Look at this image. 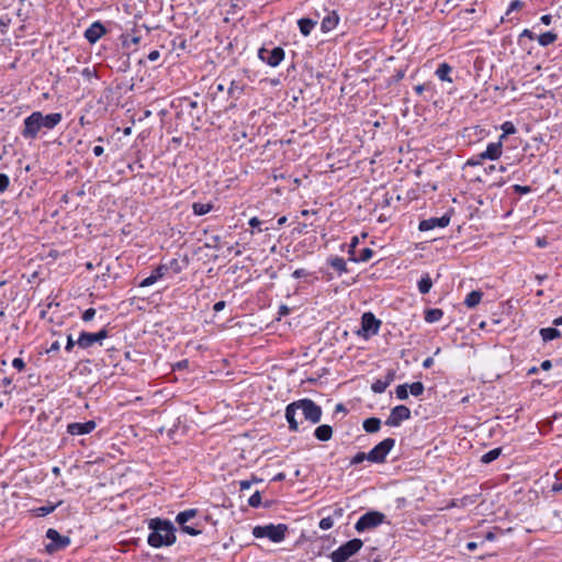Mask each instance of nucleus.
Listing matches in <instances>:
<instances>
[{
    "mask_svg": "<svg viewBox=\"0 0 562 562\" xmlns=\"http://www.w3.org/2000/svg\"><path fill=\"white\" fill-rule=\"evenodd\" d=\"M167 274H168V268L165 267V263H160L151 271L149 277L145 278L139 283V286H142V288L150 286Z\"/></svg>",
    "mask_w": 562,
    "mask_h": 562,
    "instance_id": "obj_17",
    "label": "nucleus"
},
{
    "mask_svg": "<svg viewBox=\"0 0 562 562\" xmlns=\"http://www.w3.org/2000/svg\"><path fill=\"white\" fill-rule=\"evenodd\" d=\"M522 2L519 1V0H515L513 1L510 4H509V9L507 11V13H509L510 11H514V10H518V9H521L522 8Z\"/></svg>",
    "mask_w": 562,
    "mask_h": 562,
    "instance_id": "obj_44",
    "label": "nucleus"
},
{
    "mask_svg": "<svg viewBox=\"0 0 562 562\" xmlns=\"http://www.w3.org/2000/svg\"><path fill=\"white\" fill-rule=\"evenodd\" d=\"M434 364V358L432 357H428L424 360L423 362V367L425 369H429L431 366Z\"/></svg>",
    "mask_w": 562,
    "mask_h": 562,
    "instance_id": "obj_53",
    "label": "nucleus"
},
{
    "mask_svg": "<svg viewBox=\"0 0 562 562\" xmlns=\"http://www.w3.org/2000/svg\"><path fill=\"white\" fill-rule=\"evenodd\" d=\"M540 21L544 24V25H550L551 24V21H552V16L550 14H546V15H542Z\"/></svg>",
    "mask_w": 562,
    "mask_h": 562,
    "instance_id": "obj_54",
    "label": "nucleus"
},
{
    "mask_svg": "<svg viewBox=\"0 0 562 562\" xmlns=\"http://www.w3.org/2000/svg\"><path fill=\"white\" fill-rule=\"evenodd\" d=\"M443 312L440 308H430L425 313V321L428 323H435L441 319Z\"/></svg>",
    "mask_w": 562,
    "mask_h": 562,
    "instance_id": "obj_30",
    "label": "nucleus"
},
{
    "mask_svg": "<svg viewBox=\"0 0 562 562\" xmlns=\"http://www.w3.org/2000/svg\"><path fill=\"white\" fill-rule=\"evenodd\" d=\"M108 336L109 333L105 328H102L98 333L82 331L77 339V345L81 349H88L89 347L97 342L101 344L102 340L105 339Z\"/></svg>",
    "mask_w": 562,
    "mask_h": 562,
    "instance_id": "obj_9",
    "label": "nucleus"
},
{
    "mask_svg": "<svg viewBox=\"0 0 562 562\" xmlns=\"http://www.w3.org/2000/svg\"><path fill=\"white\" fill-rule=\"evenodd\" d=\"M47 539L50 540L48 544H46V551L48 553H53L55 551L67 548L70 544V538L67 536H61L57 530L49 528L46 531Z\"/></svg>",
    "mask_w": 562,
    "mask_h": 562,
    "instance_id": "obj_8",
    "label": "nucleus"
},
{
    "mask_svg": "<svg viewBox=\"0 0 562 562\" xmlns=\"http://www.w3.org/2000/svg\"><path fill=\"white\" fill-rule=\"evenodd\" d=\"M148 527L151 530L147 539L149 546L160 548L176 542L175 527L170 521L155 518Z\"/></svg>",
    "mask_w": 562,
    "mask_h": 562,
    "instance_id": "obj_3",
    "label": "nucleus"
},
{
    "mask_svg": "<svg viewBox=\"0 0 562 562\" xmlns=\"http://www.w3.org/2000/svg\"><path fill=\"white\" fill-rule=\"evenodd\" d=\"M261 224L260 220L258 217H251L249 220V225L251 227H258Z\"/></svg>",
    "mask_w": 562,
    "mask_h": 562,
    "instance_id": "obj_58",
    "label": "nucleus"
},
{
    "mask_svg": "<svg viewBox=\"0 0 562 562\" xmlns=\"http://www.w3.org/2000/svg\"><path fill=\"white\" fill-rule=\"evenodd\" d=\"M94 316H95V310L90 307L82 313L81 318L83 322H90L93 319Z\"/></svg>",
    "mask_w": 562,
    "mask_h": 562,
    "instance_id": "obj_40",
    "label": "nucleus"
},
{
    "mask_svg": "<svg viewBox=\"0 0 562 562\" xmlns=\"http://www.w3.org/2000/svg\"><path fill=\"white\" fill-rule=\"evenodd\" d=\"M97 427L94 420H87L85 423H71L67 426V432L72 436L86 435L92 432Z\"/></svg>",
    "mask_w": 562,
    "mask_h": 562,
    "instance_id": "obj_13",
    "label": "nucleus"
},
{
    "mask_svg": "<svg viewBox=\"0 0 562 562\" xmlns=\"http://www.w3.org/2000/svg\"><path fill=\"white\" fill-rule=\"evenodd\" d=\"M76 344H77V341H75V340L72 339V337L69 335V336H68V338H67V344H66L65 349H66L68 352H70V351L72 350V348H74V346H75Z\"/></svg>",
    "mask_w": 562,
    "mask_h": 562,
    "instance_id": "obj_46",
    "label": "nucleus"
},
{
    "mask_svg": "<svg viewBox=\"0 0 562 562\" xmlns=\"http://www.w3.org/2000/svg\"><path fill=\"white\" fill-rule=\"evenodd\" d=\"M251 483H252V481H247V480L240 481L239 482L240 490L241 491L248 490L251 486Z\"/></svg>",
    "mask_w": 562,
    "mask_h": 562,
    "instance_id": "obj_51",
    "label": "nucleus"
},
{
    "mask_svg": "<svg viewBox=\"0 0 562 562\" xmlns=\"http://www.w3.org/2000/svg\"><path fill=\"white\" fill-rule=\"evenodd\" d=\"M165 267L168 268V273L172 274H179L183 269L178 259H171L165 263Z\"/></svg>",
    "mask_w": 562,
    "mask_h": 562,
    "instance_id": "obj_34",
    "label": "nucleus"
},
{
    "mask_svg": "<svg viewBox=\"0 0 562 562\" xmlns=\"http://www.w3.org/2000/svg\"><path fill=\"white\" fill-rule=\"evenodd\" d=\"M502 131H503V134L499 136V139L503 142V139H504L507 135H512V134H515V133H516V127H515V125H514L512 122H505V123L502 125Z\"/></svg>",
    "mask_w": 562,
    "mask_h": 562,
    "instance_id": "obj_35",
    "label": "nucleus"
},
{
    "mask_svg": "<svg viewBox=\"0 0 562 562\" xmlns=\"http://www.w3.org/2000/svg\"><path fill=\"white\" fill-rule=\"evenodd\" d=\"M384 518L385 516L380 512H369L358 519L355 529L358 532L374 529L383 522Z\"/></svg>",
    "mask_w": 562,
    "mask_h": 562,
    "instance_id": "obj_7",
    "label": "nucleus"
},
{
    "mask_svg": "<svg viewBox=\"0 0 562 562\" xmlns=\"http://www.w3.org/2000/svg\"><path fill=\"white\" fill-rule=\"evenodd\" d=\"M552 324L554 326H562V316L554 318Z\"/></svg>",
    "mask_w": 562,
    "mask_h": 562,
    "instance_id": "obj_63",
    "label": "nucleus"
},
{
    "mask_svg": "<svg viewBox=\"0 0 562 562\" xmlns=\"http://www.w3.org/2000/svg\"><path fill=\"white\" fill-rule=\"evenodd\" d=\"M426 85H417L414 87V90L417 94H422L424 92V90L426 89Z\"/></svg>",
    "mask_w": 562,
    "mask_h": 562,
    "instance_id": "obj_59",
    "label": "nucleus"
},
{
    "mask_svg": "<svg viewBox=\"0 0 562 562\" xmlns=\"http://www.w3.org/2000/svg\"><path fill=\"white\" fill-rule=\"evenodd\" d=\"M9 177L4 173H0V192L5 191L9 187Z\"/></svg>",
    "mask_w": 562,
    "mask_h": 562,
    "instance_id": "obj_41",
    "label": "nucleus"
},
{
    "mask_svg": "<svg viewBox=\"0 0 562 562\" xmlns=\"http://www.w3.org/2000/svg\"><path fill=\"white\" fill-rule=\"evenodd\" d=\"M393 381V373H389L386 380H376L372 383L371 389L374 393L381 394L383 393L390 383Z\"/></svg>",
    "mask_w": 562,
    "mask_h": 562,
    "instance_id": "obj_25",
    "label": "nucleus"
},
{
    "mask_svg": "<svg viewBox=\"0 0 562 562\" xmlns=\"http://www.w3.org/2000/svg\"><path fill=\"white\" fill-rule=\"evenodd\" d=\"M182 530L190 536H196L201 532V530H199L190 525H186L184 527H182Z\"/></svg>",
    "mask_w": 562,
    "mask_h": 562,
    "instance_id": "obj_42",
    "label": "nucleus"
},
{
    "mask_svg": "<svg viewBox=\"0 0 562 562\" xmlns=\"http://www.w3.org/2000/svg\"><path fill=\"white\" fill-rule=\"evenodd\" d=\"M348 252H349V260L355 261V262H367L373 256V250L370 248L361 249L359 255H356V252H353V250H350Z\"/></svg>",
    "mask_w": 562,
    "mask_h": 562,
    "instance_id": "obj_20",
    "label": "nucleus"
},
{
    "mask_svg": "<svg viewBox=\"0 0 562 562\" xmlns=\"http://www.w3.org/2000/svg\"><path fill=\"white\" fill-rule=\"evenodd\" d=\"M196 515V509H189L181 512L177 515L176 521L182 527L187 525V522L192 519Z\"/></svg>",
    "mask_w": 562,
    "mask_h": 562,
    "instance_id": "obj_27",
    "label": "nucleus"
},
{
    "mask_svg": "<svg viewBox=\"0 0 562 562\" xmlns=\"http://www.w3.org/2000/svg\"><path fill=\"white\" fill-rule=\"evenodd\" d=\"M503 153V142L498 139V142L490 143L486 149L477 155L480 159H490L496 160L502 156Z\"/></svg>",
    "mask_w": 562,
    "mask_h": 562,
    "instance_id": "obj_15",
    "label": "nucleus"
},
{
    "mask_svg": "<svg viewBox=\"0 0 562 562\" xmlns=\"http://www.w3.org/2000/svg\"><path fill=\"white\" fill-rule=\"evenodd\" d=\"M451 71H452V67L447 63H442L438 66V68L436 70V76L441 81L452 82V78L450 77Z\"/></svg>",
    "mask_w": 562,
    "mask_h": 562,
    "instance_id": "obj_22",
    "label": "nucleus"
},
{
    "mask_svg": "<svg viewBox=\"0 0 562 562\" xmlns=\"http://www.w3.org/2000/svg\"><path fill=\"white\" fill-rule=\"evenodd\" d=\"M551 367H552V363H551V361H550V360H544V361H542V363H541V368H542L543 370H549V369H551Z\"/></svg>",
    "mask_w": 562,
    "mask_h": 562,
    "instance_id": "obj_61",
    "label": "nucleus"
},
{
    "mask_svg": "<svg viewBox=\"0 0 562 562\" xmlns=\"http://www.w3.org/2000/svg\"><path fill=\"white\" fill-rule=\"evenodd\" d=\"M308 273L306 272L305 269H296L293 273H292V277L294 279H300V278H303V277H306Z\"/></svg>",
    "mask_w": 562,
    "mask_h": 562,
    "instance_id": "obj_45",
    "label": "nucleus"
},
{
    "mask_svg": "<svg viewBox=\"0 0 562 562\" xmlns=\"http://www.w3.org/2000/svg\"><path fill=\"white\" fill-rule=\"evenodd\" d=\"M358 243H359L358 237L357 236L352 237L350 245H349V251L353 250V252H356V247H357Z\"/></svg>",
    "mask_w": 562,
    "mask_h": 562,
    "instance_id": "obj_52",
    "label": "nucleus"
},
{
    "mask_svg": "<svg viewBox=\"0 0 562 562\" xmlns=\"http://www.w3.org/2000/svg\"><path fill=\"white\" fill-rule=\"evenodd\" d=\"M301 411L305 420L317 424L322 418V407L310 398H302L290 403L285 407V419L289 424V429L292 431L299 430V420L296 419L297 412Z\"/></svg>",
    "mask_w": 562,
    "mask_h": 562,
    "instance_id": "obj_1",
    "label": "nucleus"
},
{
    "mask_svg": "<svg viewBox=\"0 0 562 562\" xmlns=\"http://www.w3.org/2000/svg\"><path fill=\"white\" fill-rule=\"evenodd\" d=\"M61 504H63L61 501H59L57 503L47 502L46 505L34 508L31 512H32L33 516H35V517H44V516L53 513Z\"/></svg>",
    "mask_w": 562,
    "mask_h": 562,
    "instance_id": "obj_19",
    "label": "nucleus"
},
{
    "mask_svg": "<svg viewBox=\"0 0 562 562\" xmlns=\"http://www.w3.org/2000/svg\"><path fill=\"white\" fill-rule=\"evenodd\" d=\"M288 532V526L284 524L256 526L252 528V536L257 539L268 538L273 543H280L284 540Z\"/></svg>",
    "mask_w": 562,
    "mask_h": 562,
    "instance_id": "obj_4",
    "label": "nucleus"
},
{
    "mask_svg": "<svg viewBox=\"0 0 562 562\" xmlns=\"http://www.w3.org/2000/svg\"><path fill=\"white\" fill-rule=\"evenodd\" d=\"M225 306H226L225 301H218L214 304L213 310H214V312H221L225 308Z\"/></svg>",
    "mask_w": 562,
    "mask_h": 562,
    "instance_id": "obj_48",
    "label": "nucleus"
},
{
    "mask_svg": "<svg viewBox=\"0 0 562 562\" xmlns=\"http://www.w3.org/2000/svg\"><path fill=\"white\" fill-rule=\"evenodd\" d=\"M424 384L422 382H414L409 385V392L414 396H419L424 393Z\"/></svg>",
    "mask_w": 562,
    "mask_h": 562,
    "instance_id": "obj_36",
    "label": "nucleus"
},
{
    "mask_svg": "<svg viewBox=\"0 0 562 562\" xmlns=\"http://www.w3.org/2000/svg\"><path fill=\"white\" fill-rule=\"evenodd\" d=\"M558 38V35L553 32H546L543 34H541L540 36H538V43L541 45V46H548L552 43H554Z\"/></svg>",
    "mask_w": 562,
    "mask_h": 562,
    "instance_id": "obj_33",
    "label": "nucleus"
},
{
    "mask_svg": "<svg viewBox=\"0 0 562 562\" xmlns=\"http://www.w3.org/2000/svg\"><path fill=\"white\" fill-rule=\"evenodd\" d=\"M13 368L18 369L19 371L23 370L25 367L24 361L21 358H15L12 361Z\"/></svg>",
    "mask_w": 562,
    "mask_h": 562,
    "instance_id": "obj_43",
    "label": "nucleus"
},
{
    "mask_svg": "<svg viewBox=\"0 0 562 562\" xmlns=\"http://www.w3.org/2000/svg\"><path fill=\"white\" fill-rule=\"evenodd\" d=\"M515 190L520 193H527L530 191L528 187L515 186Z\"/></svg>",
    "mask_w": 562,
    "mask_h": 562,
    "instance_id": "obj_60",
    "label": "nucleus"
},
{
    "mask_svg": "<svg viewBox=\"0 0 562 562\" xmlns=\"http://www.w3.org/2000/svg\"><path fill=\"white\" fill-rule=\"evenodd\" d=\"M395 440L386 438L378 443L368 454L358 452L355 457H385L394 447Z\"/></svg>",
    "mask_w": 562,
    "mask_h": 562,
    "instance_id": "obj_12",
    "label": "nucleus"
},
{
    "mask_svg": "<svg viewBox=\"0 0 562 562\" xmlns=\"http://www.w3.org/2000/svg\"><path fill=\"white\" fill-rule=\"evenodd\" d=\"M104 153V148L100 145L93 147V154L95 156H101Z\"/></svg>",
    "mask_w": 562,
    "mask_h": 562,
    "instance_id": "obj_57",
    "label": "nucleus"
},
{
    "mask_svg": "<svg viewBox=\"0 0 562 562\" xmlns=\"http://www.w3.org/2000/svg\"><path fill=\"white\" fill-rule=\"evenodd\" d=\"M248 504L249 506L251 507H258L260 504H261V495L259 492H256L254 493L249 499H248Z\"/></svg>",
    "mask_w": 562,
    "mask_h": 562,
    "instance_id": "obj_38",
    "label": "nucleus"
},
{
    "mask_svg": "<svg viewBox=\"0 0 562 562\" xmlns=\"http://www.w3.org/2000/svg\"><path fill=\"white\" fill-rule=\"evenodd\" d=\"M363 542L360 539H352L341 544L330 553L331 562H346L362 548Z\"/></svg>",
    "mask_w": 562,
    "mask_h": 562,
    "instance_id": "obj_5",
    "label": "nucleus"
},
{
    "mask_svg": "<svg viewBox=\"0 0 562 562\" xmlns=\"http://www.w3.org/2000/svg\"><path fill=\"white\" fill-rule=\"evenodd\" d=\"M411 417V411L408 407L404 405L395 406L390 416L387 417L385 424L391 427L398 426L403 420H406Z\"/></svg>",
    "mask_w": 562,
    "mask_h": 562,
    "instance_id": "obj_11",
    "label": "nucleus"
},
{
    "mask_svg": "<svg viewBox=\"0 0 562 562\" xmlns=\"http://www.w3.org/2000/svg\"><path fill=\"white\" fill-rule=\"evenodd\" d=\"M482 296H483V293L481 291H472L467 295V297L464 300V304L469 308H473L480 304Z\"/></svg>",
    "mask_w": 562,
    "mask_h": 562,
    "instance_id": "obj_26",
    "label": "nucleus"
},
{
    "mask_svg": "<svg viewBox=\"0 0 562 562\" xmlns=\"http://www.w3.org/2000/svg\"><path fill=\"white\" fill-rule=\"evenodd\" d=\"M61 119V113L43 114L41 111H35L24 119L21 135L25 139H35L42 130L55 128Z\"/></svg>",
    "mask_w": 562,
    "mask_h": 562,
    "instance_id": "obj_2",
    "label": "nucleus"
},
{
    "mask_svg": "<svg viewBox=\"0 0 562 562\" xmlns=\"http://www.w3.org/2000/svg\"><path fill=\"white\" fill-rule=\"evenodd\" d=\"M381 427V420L375 417L367 418L363 422V428L367 432H375Z\"/></svg>",
    "mask_w": 562,
    "mask_h": 562,
    "instance_id": "obj_28",
    "label": "nucleus"
},
{
    "mask_svg": "<svg viewBox=\"0 0 562 562\" xmlns=\"http://www.w3.org/2000/svg\"><path fill=\"white\" fill-rule=\"evenodd\" d=\"M450 223V216L449 215H442L441 217H431L428 220H424L419 223V231H430L435 227H446Z\"/></svg>",
    "mask_w": 562,
    "mask_h": 562,
    "instance_id": "obj_16",
    "label": "nucleus"
},
{
    "mask_svg": "<svg viewBox=\"0 0 562 562\" xmlns=\"http://www.w3.org/2000/svg\"><path fill=\"white\" fill-rule=\"evenodd\" d=\"M106 33L105 26L97 21L93 22L86 31L85 38L90 43H97Z\"/></svg>",
    "mask_w": 562,
    "mask_h": 562,
    "instance_id": "obj_14",
    "label": "nucleus"
},
{
    "mask_svg": "<svg viewBox=\"0 0 562 562\" xmlns=\"http://www.w3.org/2000/svg\"><path fill=\"white\" fill-rule=\"evenodd\" d=\"M314 436L319 441H327L333 436V428L329 425H321L314 430Z\"/></svg>",
    "mask_w": 562,
    "mask_h": 562,
    "instance_id": "obj_21",
    "label": "nucleus"
},
{
    "mask_svg": "<svg viewBox=\"0 0 562 562\" xmlns=\"http://www.w3.org/2000/svg\"><path fill=\"white\" fill-rule=\"evenodd\" d=\"M213 209V205L211 203H200L195 202L192 205L193 213L195 215H205Z\"/></svg>",
    "mask_w": 562,
    "mask_h": 562,
    "instance_id": "obj_31",
    "label": "nucleus"
},
{
    "mask_svg": "<svg viewBox=\"0 0 562 562\" xmlns=\"http://www.w3.org/2000/svg\"><path fill=\"white\" fill-rule=\"evenodd\" d=\"M483 159H480L477 156L475 158H471L468 160L467 165L476 166L480 165Z\"/></svg>",
    "mask_w": 562,
    "mask_h": 562,
    "instance_id": "obj_56",
    "label": "nucleus"
},
{
    "mask_svg": "<svg viewBox=\"0 0 562 562\" xmlns=\"http://www.w3.org/2000/svg\"><path fill=\"white\" fill-rule=\"evenodd\" d=\"M381 321L373 313L367 312L361 316V328L357 330V335L368 339L379 333Z\"/></svg>",
    "mask_w": 562,
    "mask_h": 562,
    "instance_id": "obj_6",
    "label": "nucleus"
},
{
    "mask_svg": "<svg viewBox=\"0 0 562 562\" xmlns=\"http://www.w3.org/2000/svg\"><path fill=\"white\" fill-rule=\"evenodd\" d=\"M285 477H286V474H285L284 472H281V473L277 474V475L273 477V480H274V481H281V480H283V479H285Z\"/></svg>",
    "mask_w": 562,
    "mask_h": 562,
    "instance_id": "obj_62",
    "label": "nucleus"
},
{
    "mask_svg": "<svg viewBox=\"0 0 562 562\" xmlns=\"http://www.w3.org/2000/svg\"><path fill=\"white\" fill-rule=\"evenodd\" d=\"M501 452H502L501 448H495V449L490 450L485 454H483V457H499Z\"/></svg>",
    "mask_w": 562,
    "mask_h": 562,
    "instance_id": "obj_47",
    "label": "nucleus"
},
{
    "mask_svg": "<svg viewBox=\"0 0 562 562\" xmlns=\"http://www.w3.org/2000/svg\"><path fill=\"white\" fill-rule=\"evenodd\" d=\"M333 525H334V521H333L331 517H324L319 521V528L323 530L330 529L333 527Z\"/></svg>",
    "mask_w": 562,
    "mask_h": 562,
    "instance_id": "obj_39",
    "label": "nucleus"
},
{
    "mask_svg": "<svg viewBox=\"0 0 562 562\" xmlns=\"http://www.w3.org/2000/svg\"><path fill=\"white\" fill-rule=\"evenodd\" d=\"M259 58L271 67H277L284 58V50L281 47L272 49L262 47L258 52Z\"/></svg>",
    "mask_w": 562,
    "mask_h": 562,
    "instance_id": "obj_10",
    "label": "nucleus"
},
{
    "mask_svg": "<svg viewBox=\"0 0 562 562\" xmlns=\"http://www.w3.org/2000/svg\"><path fill=\"white\" fill-rule=\"evenodd\" d=\"M59 348H60L59 342H58V341H55V342H53V344H52V346H50V349H49V350H58Z\"/></svg>",
    "mask_w": 562,
    "mask_h": 562,
    "instance_id": "obj_64",
    "label": "nucleus"
},
{
    "mask_svg": "<svg viewBox=\"0 0 562 562\" xmlns=\"http://www.w3.org/2000/svg\"><path fill=\"white\" fill-rule=\"evenodd\" d=\"M290 313V308L286 306V305H281L279 307V315L280 316H285Z\"/></svg>",
    "mask_w": 562,
    "mask_h": 562,
    "instance_id": "obj_55",
    "label": "nucleus"
},
{
    "mask_svg": "<svg viewBox=\"0 0 562 562\" xmlns=\"http://www.w3.org/2000/svg\"><path fill=\"white\" fill-rule=\"evenodd\" d=\"M160 56V53L158 50H151L149 54H148V59L150 61H156Z\"/></svg>",
    "mask_w": 562,
    "mask_h": 562,
    "instance_id": "obj_50",
    "label": "nucleus"
},
{
    "mask_svg": "<svg viewBox=\"0 0 562 562\" xmlns=\"http://www.w3.org/2000/svg\"><path fill=\"white\" fill-rule=\"evenodd\" d=\"M520 37H528L529 40H533L535 38V34L528 30V29H525L521 33H520Z\"/></svg>",
    "mask_w": 562,
    "mask_h": 562,
    "instance_id": "obj_49",
    "label": "nucleus"
},
{
    "mask_svg": "<svg viewBox=\"0 0 562 562\" xmlns=\"http://www.w3.org/2000/svg\"><path fill=\"white\" fill-rule=\"evenodd\" d=\"M339 21V16L336 11L329 12L322 21L321 29L324 33L333 31Z\"/></svg>",
    "mask_w": 562,
    "mask_h": 562,
    "instance_id": "obj_18",
    "label": "nucleus"
},
{
    "mask_svg": "<svg viewBox=\"0 0 562 562\" xmlns=\"http://www.w3.org/2000/svg\"><path fill=\"white\" fill-rule=\"evenodd\" d=\"M329 265L338 271L339 274L347 272L346 261L341 257H333L329 259Z\"/></svg>",
    "mask_w": 562,
    "mask_h": 562,
    "instance_id": "obj_29",
    "label": "nucleus"
},
{
    "mask_svg": "<svg viewBox=\"0 0 562 562\" xmlns=\"http://www.w3.org/2000/svg\"><path fill=\"white\" fill-rule=\"evenodd\" d=\"M432 286V281L429 277V274H425L419 281H418V290L422 294H427Z\"/></svg>",
    "mask_w": 562,
    "mask_h": 562,
    "instance_id": "obj_32",
    "label": "nucleus"
},
{
    "mask_svg": "<svg viewBox=\"0 0 562 562\" xmlns=\"http://www.w3.org/2000/svg\"><path fill=\"white\" fill-rule=\"evenodd\" d=\"M540 336L544 342L551 341L562 336V333L553 327H547L540 329Z\"/></svg>",
    "mask_w": 562,
    "mask_h": 562,
    "instance_id": "obj_24",
    "label": "nucleus"
},
{
    "mask_svg": "<svg viewBox=\"0 0 562 562\" xmlns=\"http://www.w3.org/2000/svg\"><path fill=\"white\" fill-rule=\"evenodd\" d=\"M407 387H408L407 384L397 385L395 393H396V397L398 400H402V401L407 400V397H408Z\"/></svg>",
    "mask_w": 562,
    "mask_h": 562,
    "instance_id": "obj_37",
    "label": "nucleus"
},
{
    "mask_svg": "<svg viewBox=\"0 0 562 562\" xmlns=\"http://www.w3.org/2000/svg\"><path fill=\"white\" fill-rule=\"evenodd\" d=\"M316 23V21L308 18H302L297 21L299 29L304 36H308L311 34Z\"/></svg>",
    "mask_w": 562,
    "mask_h": 562,
    "instance_id": "obj_23",
    "label": "nucleus"
}]
</instances>
